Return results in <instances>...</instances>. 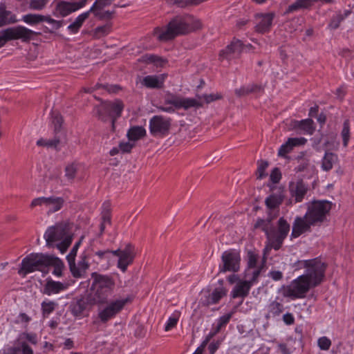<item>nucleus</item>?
<instances>
[{
	"label": "nucleus",
	"instance_id": "obj_1",
	"mask_svg": "<svg viewBox=\"0 0 354 354\" xmlns=\"http://www.w3.org/2000/svg\"><path fill=\"white\" fill-rule=\"evenodd\" d=\"M201 22L199 19L188 14L177 15L167 24L166 30L159 28L155 29V34L160 41H167L178 35L188 34L201 29Z\"/></svg>",
	"mask_w": 354,
	"mask_h": 354
},
{
	"label": "nucleus",
	"instance_id": "obj_2",
	"mask_svg": "<svg viewBox=\"0 0 354 354\" xmlns=\"http://www.w3.org/2000/svg\"><path fill=\"white\" fill-rule=\"evenodd\" d=\"M91 279L92 283L88 293L90 306L108 304L115 287L113 278L108 274L94 272L91 274Z\"/></svg>",
	"mask_w": 354,
	"mask_h": 354
},
{
	"label": "nucleus",
	"instance_id": "obj_3",
	"mask_svg": "<svg viewBox=\"0 0 354 354\" xmlns=\"http://www.w3.org/2000/svg\"><path fill=\"white\" fill-rule=\"evenodd\" d=\"M124 109L123 102L120 99L113 101H102L95 107L96 116L102 122L111 121V130L115 131V122L121 117Z\"/></svg>",
	"mask_w": 354,
	"mask_h": 354
},
{
	"label": "nucleus",
	"instance_id": "obj_4",
	"mask_svg": "<svg viewBox=\"0 0 354 354\" xmlns=\"http://www.w3.org/2000/svg\"><path fill=\"white\" fill-rule=\"evenodd\" d=\"M305 218H309L315 226H320L327 221L333 207V203L327 200H313L306 204Z\"/></svg>",
	"mask_w": 354,
	"mask_h": 354
},
{
	"label": "nucleus",
	"instance_id": "obj_5",
	"mask_svg": "<svg viewBox=\"0 0 354 354\" xmlns=\"http://www.w3.org/2000/svg\"><path fill=\"white\" fill-rule=\"evenodd\" d=\"M301 267L306 269L304 277L313 284V287H317L322 283L325 277V272L327 265L320 259L315 258L304 260L299 262Z\"/></svg>",
	"mask_w": 354,
	"mask_h": 354
},
{
	"label": "nucleus",
	"instance_id": "obj_6",
	"mask_svg": "<svg viewBox=\"0 0 354 354\" xmlns=\"http://www.w3.org/2000/svg\"><path fill=\"white\" fill-rule=\"evenodd\" d=\"M27 342L32 344H37V335L34 333L24 332L19 334L15 340L13 346H6L2 350L3 354H33V350L28 344Z\"/></svg>",
	"mask_w": 354,
	"mask_h": 354
},
{
	"label": "nucleus",
	"instance_id": "obj_7",
	"mask_svg": "<svg viewBox=\"0 0 354 354\" xmlns=\"http://www.w3.org/2000/svg\"><path fill=\"white\" fill-rule=\"evenodd\" d=\"M48 257L49 254L43 253H31L27 255L21 261L18 274L25 277L28 274L42 270L43 268H47Z\"/></svg>",
	"mask_w": 354,
	"mask_h": 354
},
{
	"label": "nucleus",
	"instance_id": "obj_8",
	"mask_svg": "<svg viewBox=\"0 0 354 354\" xmlns=\"http://www.w3.org/2000/svg\"><path fill=\"white\" fill-rule=\"evenodd\" d=\"M39 33L35 32L23 26L10 27L0 30V48L11 40L21 39L24 42H28L34 36Z\"/></svg>",
	"mask_w": 354,
	"mask_h": 354
},
{
	"label": "nucleus",
	"instance_id": "obj_9",
	"mask_svg": "<svg viewBox=\"0 0 354 354\" xmlns=\"http://www.w3.org/2000/svg\"><path fill=\"white\" fill-rule=\"evenodd\" d=\"M290 230V225L287 220L281 216L279 218L276 227L273 225L270 235L268 241L270 245L274 250H279L283 245L284 240L287 238Z\"/></svg>",
	"mask_w": 354,
	"mask_h": 354
},
{
	"label": "nucleus",
	"instance_id": "obj_10",
	"mask_svg": "<svg viewBox=\"0 0 354 354\" xmlns=\"http://www.w3.org/2000/svg\"><path fill=\"white\" fill-rule=\"evenodd\" d=\"M71 224L68 222H60L49 227L46 231L44 237L48 247L53 246L57 241H62L67 236H73Z\"/></svg>",
	"mask_w": 354,
	"mask_h": 354
},
{
	"label": "nucleus",
	"instance_id": "obj_11",
	"mask_svg": "<svg viewBox=\"0 0 354 354\" xmlns=\"http://www.w3.org/2000/svg\"><path fill=\"white\" fill-rule=\"evenodd\" d=\"M221 263L219 264V272H237L241 266V253L236 249H229L224 251L221 257Z\"/></svg>",
	"mask_w": 354,
	"mask_h": 354
},
{
	"label": "nucleus",
	"instance_id": "obj_12",
	"mask_svg": "<svg viewBox=\"0 0 354 354\" xmlns=\"http://www.w3.org/2000/svg\"><path fill=\"white\" fill-rule=\"evenodd\" d=\"M172 119L162 115H153L149 120V129L151 135L153 137L164 138L170 131Z\"/></svg>",
	"mask_w": 354,
	"mask_h": 354
},
{
	"label": "nucleus",
	"instance_id": "obj_13",
	"mask_svg": "<svg viewBox=\"0 0 354 354\" xmlns=\"http://www.w3.org/2000/svg\"><path fill=\"white\" fill-rule=\"evenodd\" d=\"M313 288V284L303 274L293 280L286 290V295L294 299L305 297L309 290Z\"/></svg>",
	"mask_w": 354,
	"mask_h": 354
},
{
	"label": "nucleus",
	"instance_id": "obj_14",
	"mask_svg": "<svg viewBox=\"0 0 354 354\" xmlns=\"http://www.w3.org/2000/svg\"><path fill=\"white\" fill-rule=\"evenodd\" d=\"M131 301V299L127 297L122 299H116L106 304V306L98 312V318L102 323H106L110 319L115 317L124 307V306Z\"/></svg>",
	"mask_w": 354,
	"mask_h": 354
},
{
	"label": "nucleus",
	"instance_id": "obj_15",
	"mask_svg": "<svg viewBox=\"0 0 354 354\" xmlns=\"http://www.w3.org/2000/svg\"><path fill=\"white\" fill-rule=\"evenodd\" d=\"M243 46L244 45L240 39L234 38L230 44L220 51L218 59L220 61L231 60L237 57L242 53Z\"/></svg>",
	"mask_w": 354,
	"mask_h": 354
},
{
	"label": "nucleus",
	"instance_id": "obj_16",
	"mask_svg": "<svg viewBox=\"0 0 354 354\" xmlns=\"http://www.w3.org/2000/svg\"><path fill=\"white\" fill-rule=\"evenodd\" d=\"M315 226L311 221L308 218H305V215L297 216L292 223V229L290 234L291 239H295L306 232H311V227Z\"/></svg>",
	"mask_w": 354,
	"mask_h": 354
},
{
	"label": "nucleus",
	"instance_id": "obj_17",
	"mask_svg": "<svg viewBox=\"0 0 354 354\" xmlns=\"http://www.w3.org/2000/svg\"><path fill=\"white\" fill-rule=\"evenodd\" d=\"M288 190L295 203H297L302 202L308 191V187L302 179H299L296 182L289 183Z\"/></svg>",
	"mask_w": 354,
	"mask_h": 354
},
{
	"label": "nucleus",
	"instance_id": "obj_18",
	"mask_svg": "<svg viewBox=\"0 0 354 354\" xmlns=\"http://www.w3.org/2000/svg\"><path fill=\"white\" fill-rule=\"evenodd\" d=\"M278 216L277 213H272V212H267L266 218H257L253 225V230H260L264 232L266 239H268L270 235L271 230L273 226V221Z\"/></svg>",
	"mask_w": 354,
	"mask_h": 354
},
{
	"label": "nucleus",
	"instance_id": "obj_19",
	"mask_svg": "<svg viewBox=\"0 0 354 354\" xmlns=\"http://www.w3.org/2000/svg\"><path fill=\"white\" fill-rule=\"evenodd\" d=\"M285 198L284 189L279 188L277 192H273L266 197L265 205L268 212L272 213H279V207L283 203Z\"/></svg>",
	"mask_w": 354,
	"mask_h": 354
},
{
	"label": "nucleus",
	"instance_id": "obj_20",
	"mask_svg": "<svg viewBox=\"0 0 354 354\" xmlns=\"http://www.w3.org/2000/svg\"><path fill=\"white\" fill-rule=\"evenodd\" d=\"M274 17L275 15L274 12L256 14L255 18L259 20V21L255 26V31L261 34L270 32Z\"/></svg>",
	"mask_w": 354,
	"mask_h": 354
},
{
	"label": "nucleus",
	"instance_id": "obj_21",
	"mask_svg": "<svg viewBox=\"0 0 354 354\" xmlns=\"http://www.w3.org/2000/svg\"><path fill=\"white\" fill-rule=\"evenodd\" d=\"M165 103L173 105L176 109L183 108L187 110L192 107H202L203 104L194 98H180L173 97L171 99L166 100Z\"/></svg>",
	"mask_w": 354,
	"mask_h": 354
},
{
	"label": "nucleus",
	"instance_id": "obj_22",
	"mask_svg": "<svg viewBox=\"0 0 354 354\" xmlns=\"http://www.w3.org/2000/svg\"><path fill=\"white\" fill-rule=\"evenodd\" d=\"M88 305L90 306V302L88 301L87 294L86 297H82L73 299L70 304L69 309L74 317H81L84 316V313Z\"/></svg>",
	"mask_w": 354,
	"mask_h": 354
},
{
	"label": "nucleus",
	"instance_id": "obj_23",
	"mask_svg": "<svg viewBox=\"0 0 354 354\" xmlns=\"http://www.w3.org/2000/svg\"><path fill=\"white\" fill-rule=\"evenodd\" d=\"M68 285L66 283L56 281L51 278H48L46 282L41 290V293L46 295L58 294L68 288Z\"/></svg>",
	"mask_w": 354,
	"mask_h": 354
},
{
	"label": "nucleus",
	"instance_id": "obj_24",
	"mask_svg": "<svg viewBox=\"0 0 354 354\" xmlns=\"http://www.w3.org/2000/svg\"><path fill=\"white\" fill-rule=\"evenodd\" d=\"M134 259L133 246L131 244H127L124 249L122 250V253L118 261V267L123 272H126L127 267L130 265Z\"/></svg>",
	"mask_w": 354,
	"mask_h": 354
},
{
	"label": "nucleus",
	"instance_id": "obj_25",
	"mask_svg": "<svg viewBox=\"0 0 354 354\" xmlns=\"http://www.w3.org/2000/svg\"><path fill=\"white\" fill-rule=\"evenodd\" d=\"M252 286L248 281H239L231 291L230 296L232 299L238 297L245 298L248 296Z\"/></svg>",
	"mask_w": 354,
	"mask_h": 354
},
{
	"label": "nucleus",
	"instance_id": "obj_26",
	"mask_svg": "<svg viewBox=\"0 0 354 354\" xmlns=\"http://www.w3.org/2000/svg\"><path fill=\"white\" fill-rule=\"evenodd\" d=\"M89 264L86 261V256L82 254L80 256V260L78 261L77 265L75 264V260L74 261V267H69L70 271L72 275L75 278H81L88 268Z\"/></svg>",
	"mask_w": 354,
	"mask_h": 354
},
{
	"label": "nucleus",
	"instance_id": "obj_27",
	"mask_svg": "<svg viewBox=\"0 0 354 354\" xmlns=\"http://www.w3.org/2000/svg\"><path fill=\"white\" fill-rule=\"evenodd\" d=\"M351 12V10H344V12L341 10L337 11L330 18L328 24V28L332 30L337 29L341 23L347 18Z\"/></svg>",
	"mask_w": 354,
	"mask_h": 354
},
{
	"label": "nucleus",
	"instance_id": "obj_28",
	"mask_svg": "<svg viewBox=\"0 0 354 354\" xmlns=\"http://www.w3.org/2000/svg\"><path fill=\"white\" fill-rule=\"evenodd\" d=\"M227 290L223 286L216 288L209 295L205 301L203 302L205 306H210L218 304L220 300L227 295Z\"/></svg>",
	"mask_w": 354,
	"mask_h": 354
},
{
	"label": "nucleus",
	"instance_id": "obj_29",
	"mask_svg": "<svg viewBox=\"0 0 354 354\" xmlns=\"http://www.w3.org/2000/svg\"><path fill=\"white\" fill-rule=\"evenodd\" d=\"M17 21L16 16L10 10H6L3 3L0 4V28Z\"/></svg>",
	"mask_w": 354,
	"mask_h": 354
},
{
	"label": "nucleus",
	"instance_id": "obj_30",
	"mask_svg": "<svg viewBox=\"0 0 354 354\" xmlns=\"http://www.w3.org/2000/svg\"><path fill=\"white\" fill-rule=\"evenodd\" d=\"M49 266H53L54 268L53 274L57 277H61L62 276V272L64 268V263L62 259L59 257H55L53 255H49L47 268Z\"/></svg>",
	"mask_w": 354,
	"mask_h": 354
},
{
	"label": "nucleus",
	"instance_id": "obj_31",
	"mask_svg": "<svg viewBox=\"0 0 354 354\" xmlns=\"http://www.w3.org/2000/svg\"><path fill=\"white\" fill-rule=\"evenodd\" d=\"M338 162V156L336 153L326 151L322 160V169L325 171L331 170L333 165Z\"/></svg>",
	"mask_w": 354,
	"mask_h": 354
},
{
	"label": "nucleus",
	"instance_id": "obj_32",
	"mask_svg": "<svg viewBox=\"0 0 354 354\" xmlns=\"http://www.w3.org/2000/svg\"><path fill=\"white\" fill-rule=\"evenodd\" d=\"M64 203L62 197L50 196L46 197V207H48V214L56 212L62 209Z\"/></svg>",
	"mask_w": 354,
	"mask_h": 354
},
{
	"label": "nucleus",
	"instance_id": "obj_33",
	"mask_svg": "<svg viewBox=\"0 0 354 354\" xmlns=\"http://www.w3.org/2000/svg\"><path fill=\"white\" fill-rule=\"evenodd\" d=\"M92 11L88 10L80 15L75 20L68 26V30L73 34L77 33L84 21L88 18Z\"/></svg>",
	"mask_w": 354,
	"mask_h": 354
},
{
	"label": "nucleus",
	"instance_id": "obj_34",
	"mask_svg": "<svg viewBox=\"0 0 354 354\" xmlns=\"http://www.w3.org/2000/svg\"><path fill=\"white\" fill-rule=\"evenodd\" d=\"M311 3L310 0H297L293 3L288 6L284 15H288L297 12L300 10L310 9L311 8Z\"/></svg>",
	"mask_w": 354,
	"mask_h": 354
},
{
	"label": "nucleus",
	"instance_id": "obj_35",
	"mask_svg": "<svg viewBox=\"0 0 354 354\" xmlns=\"http://www.w3.org/2000/svg\"><path fill=\"white\" fill-rule=\"evenodd\" d=\"M146 136V130L142 126H134L131 127L127 136L129 140L136 141Z\"/></svg>",
	"mask_w": 354,
	"mask_h": 354
},
{
	"label": "nucleus",
	"instance_id": "obj_36",
	"mask_svg": "<svg viewBox=\"0 0 354 354\" xmlns=\"http://www.w3.org/2000/svg\"><path fill=\"white\" fill-rule=\"evenodd\" d=\"M295 127L304 131L309 135L313 134L315 130L314 122L311 118H307L300 121H295Z\"/></svg>",
	"mask_w": 354,
	"mask_h": 354
},
{
	"label": "nucleus",
	"instance_id": "obj_37",
	"mask_svg": "<svg viewBox=\"0 0 354 354\" xmlns=\"http://www.w3.org/2000/svg\"><path fill=\"white\" fill-rule=\"evenodd\" d=\"M141 62L154 64L157 67H162L167 61L161 57L152 54H145L141 57Z\"/></svg>",
	"mask_w": 354,
	"mask_h": 354
},
{
	"label": "nucleus",
	"instance_id": "obj_38",
	"mask_svg": "<svg viewBox=\"0 0 354 354\" xmlns=\"http://www.w3.org/2000/svg\"><path fill=\"white\" fill-rule=\"evenodd\" d=\"M58 304L54 301L44 300L41 304V315L44 318H47L56 309Z\"/></svg>",
	"mask_w": 354,
	"mask_h": 354
},
{
	"label": "nucleus",
	"instance_id": "obj_39",
	"mask_svg": "<svg viewBox=\"0 0 354 354\" xmlns=\"http://www.w3.org/2000/svg\"><path fill=\"white\" fill-rule=\"evenodd\" d=\"M73 6H74L71 3V2L62 1L57 3L56 6V10L59 12L60 16L66 17L67 15L74 12L73 10Z\"/></svg>",
	"mask_w": 354,
	"mask_h": 354
},
{
	"label": "nucleus",
	"instance_id": "obj_40",
	"mask_svg": "<svg viewBox=\"0 0 354 354\" xmlns=\"http://www.w3.org/2000/svg\"><path fill=\"white\" fill-rule=\"evenodd\" d=\"M142 84L149 88H162L157 75H147L142 80Z\"/></svg>",
	"mask_w": 354,
	"mask_h": 354
},
{
	"label": "nucleus",
	"instance_id": "obj_41",
	"mask_svg": "<svg viewBox=\"0 0 354 354\" xmlns=\"http://www.w3.org/2000/svg\"><path fill=\"white\" fill-rule=\"evenodd\" d=\"M284 310L283 305L277 301H272L268 306V311L272 317L280 315Z\"/></svg>",
	"mask_w": 354,
	"mask_h": 354
},
{
	"label": "nucleus",
	"instance_id": "obj_42",
	"mask_svg": "<svg viewBox=\"0 0 354 354\" xmlns=\"http://www.w3.org/2000/svg\"><path fill=\"white\" fill-rule=\"evenodd\" d=\"M44 15L39 14H28L23 17V21L28 24L35 25L43 22Z\"/></svg>",
	"mask_w": 354,
	"mask_h": 354
},
{
	"label": "nucleus",
	"instance_id": "obj_43",
	"mask_svg": "<svg viewBox=\"0 0 354 354\" xmlns=\"http://www.w3.org/2000/svg\"><path fill=\"white\" fill-rule=\"evenodd\" d=\"M82 239H83V237L82 236L81 239L77 242H76L75 243V245H73L71 252L66 256V260L68 261L69 267H72V268L74 267V261L75 260V257L77 256V252L80 245H81Z\"/></svg>",
	"mask_w": 354,
	"mask_h": 354
},
{
	"label": "nucleus",
	"instance_id": "obj_44",
	"mask_svg": "<svg viewBox=\"0 0 354 354\" xmlns=\"http://www.w3.org/2000/svg\"><path fill=\"white\" fill-rule=\"evenodd\" d=\"M78 165L73 162L65 167V176L68 180L72 182L76 176Z\"/></svg>",
	"mask_w": 354,
	"mask_h": 354
},
{
	"label": "nucleus",
	"instance_id": "obj_45",
	"mask_svg": "<svg viewBox=\"0 0 354 354\" xmlns=\"http://www.w3.org/2000/svg\"><path fill=\"white\" fill-rule=\"evenodd\" d=\"M344 147H347L350 139V122L349 120H345L343 123V127L341 132Z\"/></svg>",
	"mask_w": 354,
	"mask_h": 354
},
{
	"label": "nucleus",
	"instance_id": "obj_46",
	"mask_svg": "<svg viewBox=\"0 0 354 354\" xmlns=\"http://www.w3.org/2000/svg\"><path fill=\"white\" fill-rule=\"evenodd\" d=\"M111 30V24H106L103 26H97L94 29V37L100 38L107 35Z\"/></svg>",
	"mask_w": 354,
	"mask_h": 354
},
{
	"label": "nucleus",
	"instance_id": "obj_47",
	"mask_svg": "<svg viewBox=\"0 0 354 354\" xmlns=\"http://www.w3.org/2000/svg\"><path fill=\"white\" fill-rule=\"evenodd\" d=\"M258 167L256 172L257 179H262L267 176L266 170L268 168L269 164L267 160H261L258 161Z\"/></svg>",
	"mask_w": 354,
	"mask_h": 354
},
{
	"label": "nucleus",
	"instance_id": "obj_48",
	"mask_svg": "<svg viewBox=\"0 0 354 354\" xmlns=\"http://www.w3.org/2000/svg\"><path fill=\"white\" fill-rule=\"evenodd\" d=\"M95 87L97 88H102L109 93H118L122 90V87L119 84H97Z\"/></svg>",
	"mask_w": 354,
	"mask_h": 354
},
{
	"label": "nucleus",
	"instance_id": "obj_49",
	"mask_svg": "<svg viewBox=\"0 0 354 354\" xmlns=\"http://www.w3.org/2000/svg\"><path fill=\"white\" fill-rule=\"evenodd\" d=\"M167 3L173 5H177L180 8H185L188 6L197 5L198 0H166Z\"/></svg>",
	"mask_w": 354,
	"mask_h": 354
},
{
	"label": "nucleus",
	"instance_id": "obj_50",
	"mask_svg": "<svg viewBox=\"0 0 354 354\" xmlns=\"http://www.w3.org/2000/svg\"><path fill=\"white\" fill-rule=\"evenodd\" d=\"M73 241V236H67L66 239L60 241L56 245L57 248L60 251L62 254L66 252L68 247L71 245Z\"/></svg>",
	"mask_w": 354,
	"mask_h": 354
},
{
	"label": "nucleus",
	"instance_id": "obj_51",
	"mask_svg": "<svg viewBox=\"0 0 354 354\" xmlns=\"http://www.w3.org/2000/svg\"><path fill=\"white\" fill-rule=\"evenodd\" d=\"M94 14V15L97 17L100 20H109L112 19L113 14L115 13V11H99L97 10H94L92 11Z\"/></svg>",
	"mask_w": 354,
	"mask_h": 354
},
{
	"label": "nucleus",
	"instance_id": "obj_52",
	"mask_svg": "<svg viewBox=\"0 0 354 354\" xmlns=\"http://www.w3.org/2000/svg\"><path fill=\"white\" fill-rule=\"evenodd\" d=\"M63 118L58 112H53L52 115V122L54 124L55 131L57 133L59 131L62 123Z\"/></svg>",
	"mask_w": 354,
	"mask_h": 354
},
{
	"label": "nucleus",
	"instance_id": "obj_53",
	"mask_svg": "<svg viewBox=\"0 0 354 354\" xmlns=\"http://www.w3.org/2000/svg\"><path fill=\"white\" fill-rule=\"evenodd\" d=\"M248 257V267L249 268H254L257 267L258 254L255 252L249 250L247 254Z\"/></svg>",
	"mask_w": 354,
	"mask_h": 354
},
{
	"label": "nucleus",
	"instance_id": "obj_54",
	"mask_svg": "<svg viewBox=\"0 0 354 354\" xmlns=\"http://www.w3.org/2000/svg\"><path fill=\"white\" fill-rule=\"evenodd\" d=\"M307 142L305 138H289L286 142L292 149L295 147L304 145Z\"/></svg>",
	"mask_w": 354,
	"mask_h": 354
},
{
	"label": "nucleus",
	"instance_id": "obj_55",
	"mask_svg": "<svg viewBox=\"0 0 354 354\" xmlns=\"http://www.w3.org/2000/svg\"><path fill=\"white\" fill-rule=\"evenodd\" d=\"M317 344L322 351H328L331 346V341L327 337L323 336L318 339Z\"/></svg>",
	"mask_w": 354,
	"mask_h": 354
},
{
	"label": "nucleus",
	"instance_id": "obj_56",
	"mask_svg": "<svg viewBox=\"0 0 354 354\" xmlns=\"http://www.w3.org/2000/svg\"><path fill=\"white\" fill-rule=\"evenodd\" d=\"M112 3V0H96L92 7L90 8V11L94 10H101L104 7L109 6Z\"/></svg>",
	"mask_w": 354,
	"mask_h": 354
},
{
	"label": "nucleus",
	"instance_id": "obj_57",
	"mask_svg": "<svg viewBox=\"0 0 354 354\" xmlns=\"http://www.w3.org/2000/svg\"><path fill=\"white\" fill-rule=\"evenodd\" d=\"M47 2V0H31L30 8L32 10H41L46 6Z\"/></svg>",
	"mask_w": 354,
	"mask_h": 354
},
{
	"label": "nucleus",
	"instance_id": "obj_58",
	"mask_svg": "<svg viewBox=\"0 0 354 354\" xmlns=\"http://www.w3.org/2000/svg\"><path fill=\"white\" fill-rule=\"evenodd\" d=\"M199 98H203L205 100V102L207 104H209L210 102H212L216 100H218L223 98V95L221 93H211V94H205L203 95L201 97H199Z\"/></svg>",
	"mask_w": 354,
	"mask_h": 354
},
{
	"label": "nucleus",
	"instance_id": "obj_59",
	"mask_svg": "<svg viewBox=\"0 0 354 354\" xmlns=\"http://www.w3.org/2000/svg\"><path fill=\"white\" fill-rule=\"evenodd\" d=\"M265 262L266 259H264L261 266L258 269L253 271L252 278L248 281L251 283L252 286H253L254 283H255L257 281L258 278L261 274V272L264 267Z\"/></svg>",
	"mask_w": 354,
	"mask_h": 354
},
{
	"label": "nucleus",
	"instance_id": "obj_60",
	"mask_svg": "<svg viewBox=\"0 0 354 354\" xmlns=\"http://www.w3.org/2000/svg\"><path fill=\"white\" fill-rule=\"evenodd\" d=\"M281 178V173L279 168H274L270 175V179L273 183H278Z\"/></svg>",
	"mask_w": 354,
	"mask_h": 354
},
{
	"label": "nucleus",
	"instance_id": "obj_61",
	"mask_svg": "<svg viewBox=\"0 0 354 354\" xmlns=\"http://www.w3.org/2000/svg\"><path fill=\"white\" fill-rule=\"evenodd\" d=\"M44 21H46L51 25H53V27L55 30L59 29L63 24V21H57L53 18H51L50 16H44Z\"/></svg>",
	"mask_w": 354,
	"mask_h": 354
},
{
	"label": "nucleus",
	"instance_id": "obj_62",
	"mask_svg": "<svg viewBox=\"0 0 354 354\" xmlns=\"http://www.w3.org/2000/svg\"><path fill=\"white\" fill-rule=\"evenodd\" d=\"M247 88H248V92L249 93V94L259 93V92L263 91V90H264V87L263 85L257 84H248V85H247Z\"/></svg>",
	"mask_w": 354,
	"mask_h": 354
},
{
	"label": "nucleus",
	"instance_id": "obj_63",
	"mask_svg": "<svg viewBox=\"0 0 354 354\" xmlns=\"http://www.w3.org/2000/svg\"><path fill=\"white\" fill-rule=\"evenodd\" d=\"M292 149L289 147L288 143L286 142L284 144H283L279 149L278 151V156L280 157H286V156L289 153Z\"/></svg>",
	"mask_w": 354,
	"mask_h": 354
},
{
	"label": "nucleus",
	"instance_id": "obj_64",
	"mask_svg": "<svg viewBox=\"0 0 354 354\" xmlns=\"http://www.w3.org/2000/svg\"><path fill=\"white\" fill-rule=\"evenodd\" d=\"M133 147L134 144H131L129 142H122L119 144L120 150L122 153H129Z\"/></svg>",
	"mask_w": 354,
	"mask_h": 354
}]
</instances>
